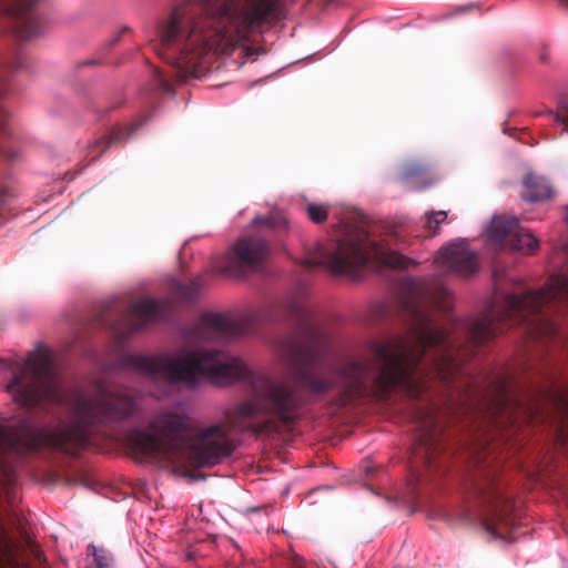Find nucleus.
Listing matches in <instances>:
<instances>
[{"instance_id":"1","label":"nucleus","mask_w":568,"mask_h":568,"mask_svg":"<svg viewBox=\"0 0 568 568\" xmlns=\"http://www.w3.org/2000/svg\"><path fill=\"white\" fill-rule=\"evenodd\" d=\"M452 307V293L443 284L416 286L412 301L405 302L410 315L407 334L377 344L373 359L347 364L339 383L349 398H384L402 388L418 398L428 388L430 377L448 382L462 373V358L446 331L438 326L437 313Z\"/></svg>"},{"instance_id":"2","label":"nucleus","mask_w":568,"mask_h":568,"mask_svg":"<svg viewBox=\"0 0 568 568\" xmlns=\"http://www.w3.org/2000/svg\"><path fill=\"white\" fill-rule=\"evenodd\" d=\"M13 377L7 389L13 399L22 405L40 403H63L68 400L71 420L55 428L40 430L29 426L9 428L0 425V449L24 454L41 446H49L68 454H75L89 439V428L105 425L129 417L133 399L124 394L97 387L90 393L67 394L51 358L45 352H36L28 358L17 362Z\"/></svg>"},{"instance_id":"3","label":"nucleus","mask_w":568,"mask_h":568,"mask_svg":"<svg viewBox=\"0 0 568 568\" xmlns=\"http://www.w3.org/2000/svg\"><path fill=\"white\" fill-rule=\"evenodd\" d=\"M281 13L280 0H184L161 26L154 50L183 75L197 77L209 55L237 49L252 55V44Z\"/></svg>"},{"instance_id":"4","label":"nucleus","mask_w":568,"mask_h":568,"mask_svg":"<svg viewBox=\"0 0 568 568\" xmlns=\"http://www.w3.org/2000/svg\"><path fill=\"white\" fill-rule=\"evenodd\" d=\"M239 333L240 328L229 316L205 313L189 334L186 345L176 354L134 356L130 365L141 374L189 388L195 387L201 379L216 386H226L246 377L248 368L241 358L222 351L211 352L207 345Z\"/></svg>"},{"instance_id":"5","label":"nucleus","mask_w":568,"mask_h":568,"mask_svg":"<svg viewBox=\"0 0 568 568\" xmlns=\"http://www.w3.org/2000/svg\"><path fill=\"white\" fill-rule=\"evenodd\" d=\"M129 442L145 458L174 469L216 464L232 450L224 427L193 429L175 413L158 415L148 430L133 432Z\"/></svg>"},{"instance_id":"6","label":"nucleus","mask_w":568,"mask_h":568,"mask_svg":"<svg viewBox=\"0 0 568 568\" xmlns=\"http://www.w3.org/2000/svg\"><path fill=\"white\" fill-rule=\"evenodd\" d=\"M281 356L290 376L256 381L254 397L235 406L229 416L233 427L271 436L280 430L278 423L296 418L301 403L292 378L307 366L308 353L301 345L287 343Z\"/></svg>"},{"instance_id":"7","label":"nucleus","mask_w":568,"mask_h":568,"mask_svg":"<svg viewBox=\"0 0 568 568\" xmlns=\"http://www.w3.org/2000/svg\"><path fill=\"white\" fill-rule=\"evenodd\" d=\"M373 261L399 268H406L410 263L404 255L369 241L365 233L358 232L318 244L303 264L307 267L324 265L334 274L358 280Z\"/></svg>"},{"instance_id":"8","label":"nucleus","mask_w":568,"mask_h":568,"mask_svg":"<svg viewBox=\"0 0 568 568\" xmlns=\"http://www.w3.org/2000/svg\"><path fill=\"white\" fill-rule=\"evenodd\" d=\"M268 254L266 241L257 236L242 237L229 250L217 271L229 277H242L261 268Z\"/></svg>"},{"instance_id":"9","label":"nucleus","mask_w":568,"mask_h":568,"mask_svg":"<svg viewBox=\"0 0 568 568\" xmlns=\"http://www.w3.org/2000/svg\"><path fill=\"white\" fill-rule=\"evenodd\" d=\"M39 0H0V23L20 40H30L41 32V23L34 12Z\"/></svg>"},{"instance_id":"10","label":"nucleus","mask_w":568,"mask_h":568,"mask_svg":"<svg viewBox=\"0 0 568 568\" xmlns=\"http://www.w3.org/2000/svg\"><path fill=\"white\" fill-rule=\"evenodd\" d=\"M488 241L500 244L506 239L514 251L523 254L534 253L538 246V240L528 230L520 227L518 219L510 215H495L485 230Z\"/></svg>"},{"instance_id":"11","label":"nucleus","mask_w":568,"mask_h":568,"mask_svg":"<svg viewBox=\"0 0 568 568\" xmlns=\"http://www.w3.org/2000/svg\"><path fill=\"white\" fill-rule=\"evenodd\" d=\"M439 268L457 276H469L478 268L477 257L465 241L450 243L439 250L435 257Z\"/></svg>"},{"instance_id":"12","label":"nucleus","mask_w":568,"mask_h":568,"mask_svg":"<svg viewBox=\"0 0 568 568\" xmlns=\"http://www.w3.org/2000/svg\"><path fill=\"white\" fill-rule=\"evenodd\" d=\"M483 499L490 511V518L486 523L485 529L494 538H507V529L510 526V501L504 497L501 490L497 487L485 489Z\"/></svg>"},{"instance_id":"13","label":"nucleus","mask_w":568,"mask_h":568,"mask_svg":"<svg viewBox=\"0 0 568 568\" xmlns=\"http://www.w3.org/2000/svg\"><path fill=\"white\" fill-rule=\"evenodd\" d=\"M418 438L415 447V455L430 465L435 455L440 452V438L436 429V419L433 413H420L416 417Z\"/></svg>"},{"instance_id":"14","label":"nucleus","mask_w":568,"mask_h":568,"mask_svg":"<svg viewBox=\"0 0 568 568\" xmlns=\"http://www.w3.org/2000/svg\"><path fill=\"white\" fill-rule=\"evenodd\" d=\"M164 310V303L151 298L140 300L131 306L132 320L138 322L135 329L149 322L156 320Z\"/></svg>"},{"instance_id":"15","label":"nucleus","mask_w":568,"mask_h":568,"mask_svg":"<svg viewBox=\"0 0 568 568\" xmlns=\"http://www.w3.org/2000/svg\"><path fill=\"white\" fill-rule=\"evenodd\" d=\"M524 185L526 189L524 199L528 201H544L554 195V190L548 181L542 176L535 175L534 173H528L526 175Z\"/></svg>"},{"instance_id":"16","label":"nucleus","mask_w":568,"mask_h":568,"mask_svg":"<svg viewBox=\"0 0 568 568\" xmlns=\"http://www.w3.org/2000/svg\"><path fill=\"white\" fill-rule=\"evenodd\" d=\"M0 568H29L20 562L16 544L0 530Z\"/></svg>"},{"instance_id":"17","label":"nucleus","mask_w":568,"mask_h":568,"mask_svg":"<svg viewBox=\"0 0 568 568\" xmlns=\"http://www.w3.org/2000/svg\"><path fill=\"white\" fill-rule=\"evenodd\" d=\"M302 384L312 393L321 394L329 389L333 385L331 379L321 378L313 375H303Z\"/></svg>"},{"instance_id":"18","label":"nucleus","mask_w":568,"mask_h":568,"mask_svg":"<svg viewBox=\"0 0 568 568\" xmlns=\"http://www.w3.org/2000/svg\"><path fill=\"white\" fill-rule=\"evenodd\" d=\"M87 568H109V558L104 550L99 549L94 545L88 547Z\"/></svg>"},{"instance_id":"19","label":"nucleus","mask_w":568,"mask_h":568,"mask_svg":"<svg viewBox=\"0 0 568 568\" xmlns=\"http://www.w3.org/2000/svg\"><path fill=\"white\" fill-rule=\"evenodd\" d=\"M306 214L314 223H323L327 219V209L323 204L307 203Z\"/></svg>"},{"instance_id":"20","label":"nucleus","mask_w":568,"mask_h":568,"mask_svg":"<svg viewBox=\"0 0 568 568\" xmlns=\"http://www.w3.org/2000/svg\"><path fill=\"white\" fill-rule=\"evenodd\" d=\"M447 219L446 211H433L426 214L425 227L436 232L439 225Z\"/></svg>"},{"instance_id":"21","label":"nucleus","mask_w":568,"mask_h":568,"mask_svg":"<svg viewBox=\"0 0 568 568\" xmlns=\"http://www.w3.org/2000/svg\"><path fill=\"white\" fill-rule=\"evenodd\" d=\"M529 325H531L532 329L539 335H550L555 332V325L545 318L537 317L529 322Z\"/></svg>"},{"instance_id":"22","label":"nucleus","mask_w":568,"mask_h":568,"mask_svg":"<svg viewBox=\"0 0 568 568\" xmlns=\"http://www.w3.org/2000/svg\"><path fill=\"white\" fill-rule=\"evenodd\" d=\"M253 223L255 225H270L272 227L287 226V221L282 214H276L275 216L271 217H255Z\"/></svg>"},{"instance_id":"23","label":"nucleus","mask_w":568,"mask_h":568,"mask_svg":"<svg viewBox=\"0 0 568 568\" xmlns=\"http://www.w3.org/2000/svg\"><path fill=\"white\" fill-rule=\"evenodd\" d=\"M175 296L183 301H191L195 296V290L191 286L178 284L175 287Z\"/></svg>"},{"instance_id":"24","label":"nucleus","mask_w":568,"mask_h":568,"mask_svg":"<svg viewBox=\"0 0 568 568\" xmlns=\"http://www.w3.org/2000/svg\"><path fill=\"white\" fill-rule=\"evenodd\" d=\"M555 121L558 124L564 125V131L568 133V100L565 101L555 116Z\"/></svg>"},{"instance_id":"25","label":"nucleus","mask_w":568,"mask_h":568,"mask_svg":"<svg viewBox=\"0 0 568 568\" xmlns=\"http://www.w3.org/2000/svg\"><path fill=\"white\" fill-rule=\"evenodd\" d=\"M423 170L422 169H418V170H415V171H407L404 175L405 179H409L416 174H419Z\"/></svg>"},{"instance_id":"26","label":"nucleus","mask_w":568,"mask_h":568,"mask_svg":"<svg viewBox=\"0 0 568 568\" xmlns=\"http://www.w3.org/2000/svg\"><path fill=\"white\" fill-rule=\"evenodd\" d=\"M559 437H560V440L562 442V445H568V433L565 434L562 432V434H560Z\"/></svg>"},{"instance_id":"27","label":"nucleus","mask_w":568,"mask_h":568,"mask_svg":"<svg viewBox=\"0 0 568 568\" xmlns=\"http://www.w3.org/2000/svg\"><path fill=\"white\" fill-rule=\"evenodd\" d=\"M4 126V116L0 115V130Z\"/></svg>"},{"instance_id":"28","label":"nucleus","mask_w":568,"mask_h":568,"mask_svg":"<svg viewBox=\"0 0 568 568\" xmlns=\"http://www.w3.org/2000/svg\"><path fill=\"white\" fill-rule=\"evenodd\" d=\"M564 6L568 8V0H559Z\"/></svg>"}]
</instances>
